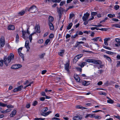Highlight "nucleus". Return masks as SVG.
<instances>
[{"label": "nucleus", "instance_id": "nucleus-1", "mask_svg": "<svg viewBox=\"0 0 120 120\" xmlns=\"http://www.w3.org/2000/svg\"><path fill=\"white\" fill-rule=\"evenodd\" d=\"M14 58V55L12 53L10 54L9 56L8 57L7 56L4 57V64L7 66L10 65L11 64V60H13Z\"/></svg>", "mask_w": 120, "mask_h": 120}, {"label": "nucleus", "instance_id": "nucleus-2", "mask_svg": "<svg viewBox=\"0 0 120 120\" xmlns=\"http://www.w3.org/2000/svg\"><path fill=\"white\" fill-rule=\"evenodd\" d=\"M57 12H58V15L59 16L60 19L61 17L62 12L63 11H64L63 8L61 7L60 8H58V7H57Z\"/></svg>", "mask_w": 120, "mask_h": 120}, {"label": "nucleus", "instance_id": "nucleus-3", "mask_svg": "<svg viewBox=\"0 0 120 120\" xmlns=\"http://www.w3.org/2000/svg\"><path fill=\"white\" fill-rule=\"evenodd\" d=\"M31 11L32 13H34L37 11L38 10L37 9V7L34 5H33L31 6L29 9L28 10V11Z\"/></svg>", "mask_w": 120, "mask_h": 120}, {"label": "nucleus", "instance_id": "nucleus-4", "mask_svg": "<svg viewBox=\"0 0 120 120\" xmlns=\"http://www.w3.org/2000/svg\"><path fill=\"white\" fill-rule=\"evenodd\" d=\"M22 66V65L21 64H15L12 66L11 68L13 69H16L21 67Z\"/></svg>", "mask_w": 120, "mask_h": 120}, {"label": "nucleus", "instance_id": "nucleus-5", "mask_svg": "<svg viewBox=\"0 0 120 120\" xmlns=\"http://www.w3.org/2000/svg\"><path fill=\"white\" fill-rule=\"evenodd\" d=\"M90 14L88 12L84 14V16L82 17V19L83 21H84L85 20H87Z\"/></svg>", "mask_w": 120, "mask_h": 120}, {"label": "nucleus", "instance_id": "nucleus-6", "mask_svg": "<svg viewBox=\"0 0 120 120\" xmlns=\"http://www.w3.org/2000/svg\"><path fill=\"white\" fill-rule=\"evenodd\" d=\"M82 85L84 86H86L90 84V82L89 81H86L83 80L81 81Z\"/></svg>", "mask_w": 120, "mask_h": 120}, {"label": "nucleus", "instance_id": "nucleus-7", "mask_svg": "<svg viewBox=\"0 0 120 120\" xmlns=\"http://www.w3.org/2000/svg\"><path fill=\"white\" fill-rule=\"evenodd\" d=\"M82 118V117L79 116H77L73 117V120H81Z\"/></svg>", "mask_w": 120, "mask_h": 120}, {"label": "nucleus", "instance_id": "nucleus-8", "mask_svg": "<svg viewBox=\"0 0 120 120\" xmlns=\"http://www.w3.org/2000/svg\"><path fill=\"white\" fill-rule=\"evenodd\" d=\"M93 63L95 64H102V62L101 61L95 60H93Z\"/></svg>", "mask_w": 120, "mask_h": 120}, {"label": "nucleus", "instance_id": "nucleus-9", "mask_svg": "<svg viewBox=\"0 0 120 120\" xmlns=\"http://www.w3.org/2000/svg\"><path fill=\"white\" fill-rule=\"evenodd\" d=\"M49 25L50 27V29L51 30H54V27L53 25L51 22H49Z\"/></svg>", "mask_w": 120, "mask_h": 120}, {"label": "nucleus", "instance_id": "nucleus-10", "mask_svg": "<svg viewBox=\"0 0 120 120\" xmlns=\"http://www.w3.org/2000/svg\"><path fill=\"white\" fill-rule=\"evenodd\" d=\"M5 44V41L3 39L2 40L0 38V45L2 47H3Z\"/></svg>", "mask_w": 120, "mask_h": 120}, {"label": "nucleus", "instance_id": "nucleus-11", "mask_svg": "<svg viewBox=\"0 0 120 120\" xmlns=\"http://www.w3.org/2000/svg\"><path fill=\"white\" fill-rule=\"evenodd\" d=\"M110 40V38H106L104 39V43L106 45H108V44L107 42L108 41H109Z\"/></svg>", "mask_w": 120, "mask_h": 120}, {"label": "nucleus", "instance_id": "nucleus-12", "mask_svg": "<svg viewBox=\"0 0 120 120\" xmlns=\"http://www.w3.org/2000/svg\"><path fill=\"white\" fill-rule=\"evenodd\" d=\"M93 48L95 49H98L99 47L97 43H93Z\"/></svg>", "mask_w": 120, "mask_h": 120}, {"label": "nucleus", "instance_id": "nucleus-13", "mask_svg": "<svg viewBox=\"0 0 120 120\" xmlns=\"http://www.w3.org/2000/svg\"><path fill=\"white\" fill-rule=\"evenodd\" d=\"M74 78L76 81L78 82H81L79 77L77 75H76L74 77Z\"/></svg>", "mask_w": 120, "mask_h": 120}, {"label": "nucleus", "instance_id": "nucleus-14", "mask_svg": "<svg viewBox=\"0 0 120 120\" xmlns=\"http://www.w3.org/2000/svg\"><path fill=\"white\" fill-rule=\"evenodd\" d=\"M16 112V110H14L10 114V116L11 117H12L14 116Z\"/></svg>", "mask_w": 120, "mask_h": 120}, {"label": "nucleus", "instance_id": "nucleus-15", "mask_svg": "<svg viewBox=\"0 0 120 120\" xmlns=\"http://www.w3.org/2000/svg\"><path fill=\"white\" fill-rule=\"evenodd\" d=\"M15 29V27L13 25H10L8 26V29L9 30H13Z\"/></svg>", "mask_w": 120, "mask_h": 120}, {"label": "nucleus", "instance_id": "nucleus-16", "mask_svg": "<svg viewBox=\"0 0 120 120\" xmlns=\"http://www.w3.org/2000/svg\"><path fill=\"white\" fill-rule=\"evenodd\" d=\"M94 114H87L85 116V118H87L88 117L90 118L94 117Z\"/></svg>", "mask_w": 120, "mask_h": 120}, {"label": "nucleus", "instance_id": "nucleus-17", "mask_svg": "<svg viewBox=\"0 0 120 120\" xmlns=\"http://www.w3.org/2000/svg\"><path fill=\"white\" fill-rule=\"evenodd\" d=\"M51 112H52L51 111H49V112H45V113L42 112V113L41 114V115L42 116H46L48 115L49 114L51 113Z\"/></svg>", "mask_w": 120, "mask_h": 120}, {"label": "nucleus", "instance_id": "nucleus-18", "mask_svg": "<svg viewBox=\"0 0 120 120\" xmlns=\"http://www.w3.org/2000/svg\"><path fill=\"white\" fill-rule=\"evenodd\" d=\"M69 66V64L68 63H67L65 65V69L67 71H68L69 70L68 68Z\"/></svg>", "mask_w": 120, "mask_h": 120}, {"label": "nucleus", "instance_id": "nucleus-19", "mask_svg": "<svg viewBox=\"0 0 120 120\" xmlns=\"http://www.w3.org/2000/svg\"><path fill=\"white\" fill-rule=\"evenodd\" d=\"M64 50H60V52L58 53L61 56H62L64 53Z\"/></svg>", "mask_w": 120, "mask_h": 120}, {"label": "nucleus", "instance_id": "nucleus-20", "mask_svg": "<svg viewBox=\"0 0 120 120\" xmlns=\"http://www.w3.org/2000/svg\"><path fill=\"white\" fill-rule=\"evenodd\" d=\"M22 37L24 39H26L25 35L26 34V32L24 30H22Z\"/></svg>", "mask_w": 120, "mask_h": 120}, {"label": "nucleus", "instance_id": "nucleus-21", "mask_svg": "<svg viewBox=\"0 0 120 120\" xmlns=\"http://www.w3.org/2000/svg\"><path fill=\"white\" fill-rule=\"evenodd\" d=\"M72 25V23H69L67 26V29L68 30L70 29L71 28Z\"/></svg>", "mask_w": 120, "mask_h": 120}, {"label": "nucleus", "instance_id": "nucleus-22", "mask_svg": "<svg viewBox=\"0 0 120 120\" xmlns=\"http://www.w3.org/2000/svg\"><path fill=\"white\" fill-rule=\"evenodd\" d=\"M54 20L52 16H49V22H52Z\"/></svg>", "mask_w": 120, "mask_h": 120}, {"label": "nucleus", "instance_id": "nucleus-23", "mask_svg": "<svg viewBox=\"0 0 120 120\" xmlns=\"http://www.w3.org/2000/svg\"><path fill=\"white\" fill-rule=\"evenodd\" d=\"M115 40L117 42V44H119V46H120V39L116 38L115 39Z\"/></svg>", "mask_w": 120, "mask_h": 120}, {"label": "nucleus", "instance_id": "nucleus-24", "mask_svg": "<svg viewBox=\"0 0 120 120\" xmlns=\"http://www.w3.org/2000/svg\"><path fill=\"white\" fill-rule=\"evenodd\" d=\"M94 59H87L85 60V61L88 63H93Z\"/></svg>", "mask_w": 120, "mask_h": 120}, {"label": "nucleus", "instance_id": "nucleus-25", "mask_svg": "<svg viewBox=\"0 0 120 120\" xmlns=\"http://www.w3.org/2000/svg\"><path fill=\"white\" fill-rule=\"evenodd\" d=\"M104 56L105 58H106L109 61H110L111 60V59L108 56L104 55Z\"/></svg>", "mask_w": 120, "mask_h": 120}, {"label": "nucleus", "instance_id": "nucleus-26", "mask_svg": "<svg viewBox=\"0 0 120 120\" xmlns=\"http://www.w3.org/2000/svg\"><path fill=\"white\" fill-rule=\"evenodd\" d=\"M100 38L99 37H95L92 39H91L92 40H94L95 41H97Z\"/></svg>", "mask_w": 120, "mask_h": 120}, {"label": "nucleus", "instance_id": "nucleus-27", "mask_svg": "<svg viewBox=\"0 0 120 120\" xmlns=\"http://www.w3.org/2000/svg\"><path fill=\"white\" fill-rule=\"evenodd\" d=\"M35 33H33L31 34H30L29 36V40H30V42H31V41H32V35L33 34H34Z\"/></svg>", "mask_w": 120, "mask_h": 120}, {"label": "nucleus", "instance_id": "nucleus-28", "mask_svg": "<svg viewBox=\"0 0 120 120\" xmlns=\"http://www.w3.org/2000/svg\"><path fill=\"white\" fill-rule=\"evenodd\" d=\"M18 53L20 56L22 58V59L23 60H24V58L23 56V54L21 52H18Z\"/></svg>", "mask_w": 120, "mask_h": 120}, {"label": "nucleus", "instance_id": "nucleus-29", "mask_svg": "<svg viewBox=\"0 0 120 120\" xmlns=\"http://www.w3.org/2000/svg\"><path fill=\"white\" fill-rule=\"evenodd\" d=\"M25 11H22L18 13L19 14H20V15H22L25 13Z\"/></svg>", "mask_w": 120, "mask_h": 120}, {"label": "nucleus", "instance_id": "nucleus-30", "mask_svg": "<svg viewBox=\"0 0 120 120\" xmlns=\"http://www.w3.org/2000/svg\"><path fill=\"white\" fill-rule=\"evenodd\" d=\"M78 59H79L78 58V57L76 56L74 59L73 62L74 63H75Z\"/></svg>", "mask_w": 120, "mask_h": 120}, {"label": "nucleus", "instance_id": "nucleus-31", "mask_svg": "<svg viewBox=\"0 0 120 120\" xmlns=\"http://www.w3.org/2000/svg\"><path fill=\"white\" fill-rule=\"evenodd\" d=\"M107 102L109 103L113 104L114 103V101L110 99L108 100Z\"/></svg>", "mask_w": 120, "mask_h": 120}, {"label": "nucleus", "instance_id": "nucleus-32", "mask_svg": "<svg viewBox=\"0 0 120 120\" xmlns=\"http://www.w3.org/2000/svg\"><path fill=\"white\" fill-rule=\"evenodd\" d=\"M86 64V62H83L80 65H79V66H80L81 68H82Z\"/></svg>", "mask_w": 120, "mask_h": 120}, {"label": "nucleus", "instance_id": "nucleus-33", "mask_svg": "<svg viewBox=\"0 0 120 120\" xmlns=\"http://www.w3.org/2000/svg\"><path fill=\"white\" fill-rule=\"evenodd\" d=\"M23 88V86H22L21 85L17 88L18 91H20L21 90V89Z\"/></svg>", "mask_w": 120, "mask_h": 120}, {"label": "nucleus", "instance_id": "nucleus-34", "mask_svg": "<svg viewBox=\"0 0 120 120\" xmlns=\"http://www.w3.org/2000/svg\"><path fill=\"white\" fill-rule=\"evenodd\" d=\"M105 53H106L110 55H113L114 54V52L110 51H106Z\"/></svg>", "mask_w": 120, "mask_h": 120}, {"label": "nucleus", "instance_id": "nucleus-35", "mask_svg": "<svg viewBox=\"0 0 120 120\" xmlns=\"http://www.w3.org/2000/svg\"><path fill=\"white\" fill-rule=\"evenodd\" d=\"M112 26L120 28V25L118 24H114L112 25Z\"/></svg>", "mask_w": 120, "mask_h": 120}, {"label": "nucleus", "instance_id": "nucleus-36", "mask_svg": "<svg viewBox=\"0 0 120 120\" xmlns=\"http://www.w3.org/2000/svg\"><path fill=\"white\" fill-rule=\"evenodd\" d=\"M115 15L114 14L112 15L110 14L108 15V16L110 18H112L115 17Z\"/></svg>", "mask_w": 120, "mask_h": 120}, {"label": "nucleus", "instance_id": "nucleus-37", "mask_svg": "<svg viewBox=\"0 0 120 120\" xmlns=\"http://www.w3.org/2000/svg\"><path fill=\"white\" fill-rule=\"evenodd\" d=\"M6 104H4L2 102H0V106L4 107H6Z\"/></svg>", "mask_w": 120, "mask_h": 120}, {"label": "nucleus", "instance_id": "nucleus-38", "mask_svg": "<svg viewBox=\"0 0 120 120\" xmlns=\"http://www.w3.org/2000/svg\"><path fill=\"white\" fill-rule=\"evenodd\" d=\"M65 2L66 1H61L60 4V6H62L65 4Z\"/></svg>", "mask_w": 120, "mask_h": 120}, {"label": "nucleus", "instance_id": "nucleus-39", "mask_svg": "<svg viewBox=\"0 0 120 120\" xmlns=\"http://www.w3.org/2000/svg\"><path fill=\"white\" fill-rule=\"evenodd\" d=\"M119 6L118 5H116L114 6V8L115 10H117L119 9Z\"/></svg>", "mask_w": 120, "mask_h": 120}, {"label": "nucleus", "instance_id": "nucleus-40", "mask_svg": "<svg viewBox=\"0 0 120 120\" xmlns=\"http://www.w3.org/2000/svg\"><path fill=\"white\" fill-rule=\"evenodd\" d=\"M94 117L96 119H100L101 118V116H94Z\"/></svg>", "mask_w": 120, "mask_h": 120}, {"label": "nucleus", "instance_id": "nucleus-41", "mask_svg": "<svg viewBox=\"0 0 120 120\" xmlns=\"http://www.w3.org/2000/svg\"><path fill=\"white\" fill-rule=\"evenodd\" d=\"M4 60H2L0 61V66H2L3 65Z\"/></svg>", "mask_w": 120, "mask_h": 120}, {"label": "nucleus", "instance_id": "nucleus-42", "mask_svg": "<svg viewBox=\"0 0 120 120\" xmlns=\"http://www.w3.org/2000/svg\"><path fill=\"white\" fill-rule=\"evenodd\" d=\"M82 56L83 55L82 54H80L77 55L76 56L78 57V58L79 59L82 57Z\"/></svg>", "mask_w": 120, "mask_h": 120}, {"label": "nucleus", "instance_id": "nucleus-43", "mask_svg": "<svg viewBox=\"0 0 120 120\" xmlns=\"http://www.w3.org/2000/svg\"><path fill=\"white\" fill-rule=\"evenodd\" d=\"M97 14V13L96 12H93L91 13V15L93 16L96 15Z\"/></svg>", "mask_w": 120, "mask_h": 120}, {"label": "nucleus", "instance_id": "nucleus-44", "mask_svg": "<svg viewBox=\"0 0 120 120\" xmlns=\"http://www.w3.org/2000/svg\"><path fill=\"white\" fill-rule=\"evenodd\" d=\"M43 42V39L39 40L38 41V42L40 44H41Z\"/></svg>", "mask_w": 120, "mask_h": 120}, {"label": "nucleus", "instance_id": "nucleus-45", "mask_svg": "<svg viewBox=\"0 0 120 120\" xmlns=\"http://www.w3.org/2000/svg\"><path fill=\"white\" fill-rule=\"evenodd\" d=\"M45 53L42 54H41L39 56V57L40 58H43L44 56L45 55Z\"/></svg>", "mask_w": 120, "mask_h": 120}, {"label": "nucleus", "instance_id": "nucleus-46", "mask_svg": "<svg viewBox=\"0 0 120 120\" xmlns=\"http://www.w3.org/2000/svg\"><path fill=\"white\" fill-rule=\"evenodd\" d=\"M38 103V102L37 101H35L34 102H33L32 105L33 106H35Z\"/></svg>", "mask_w": 120, "mask_h": 120}, {"label": "nucleus", "instance_id": "nucleus-47", "mask_svg": "<svg viewBox=\"0 0 120 120\" xmlns=\"http://www.w3.org/2000/svg\"><path fill=\"white\" fill-rule=\"evenodd\" d=\"M50 41V40L49 39H47L45 41V44H45L44 45H46Z\"/></svg>", "mask_w": 120, "mask_h": 120}, {"label": "nucleus", "instance_id": "nucleus-48", "mask_svg": "<svg viewBox=\"0 0 120 120\" xmlns=\"http://www.w3.org/2000/svg\"><path fill=\"white\" fill-rule=\"evenodd\" d=\"M85 20L84 21H84V24L85 25H86V24H88V22L89 21H88V20Z\"/></svg>", "mask_w": 120, "mask_h": 120}, {"label": "nucleus", "instance_id": "nucleus-49", "mask_svg": "<svg viewBox=\"0 0 120 120\" xmlns=\"http://www.w3.org/2000/svg\"><path fill=\"white\" fill-rule=\"evenodd\" d=\"M77 33H78V34L79 35H82L83 34V33L81 31H77Z\"/></svg>", "mask_w": 120, "mask_h": 120}, {"label": "nucleus", "instance_id": "nucleus-50", "mask_svg": "<svg viewBox=\"0 0 120 120\" xmlns=\"http://www.w3.org/2000/svg\"><path fill=\"white\" fill-rule=\"evenodd\" d=\"M75 16V15L74 14H72L70 15L69 19H71L72 18Z\"/></svg>", "mask_w": 120, "mask_h": 120}, {"label": "nucleus", "instance_id": "nucleus-51", "mask_svg": "<svg viewBox=\"0 0 120 120\" xmlns=\"http://www.w3.org/2000/svg\"><path fill=\"white\" fill-rule=\"evenodd\" d=\"M76 69L78 71H80L81 72L82 71V69L81 68H76Z\"/></svg>", "mask_w": 120, "mask_h": 120}, {"label": "nucleus", "instance_id": "nucleus-52", "mask_svg": "<svg viewBox=\"0 0 120 120\" xmlns=\"http://www.w3.org/2000/svg\"><path fill=\"white\" fill-rule=\"evenodd\" d=\"M48 110V109L47 107H45L43 109V110L44 112L47 111Z\"/></svg>", "mask_w": 120, "mask_h": 120}, {"label": "nucleus", "instance_id": "nucleus-53", "mask_svg": "<svg viewBox=\"0 0 120 120\" xmlns=\"http://www.w3.org/2000/svg\"><path fill=\"white\" fill-rule=\"evenodd\" d=\"M103 47L106 49H109V50H111V48H110V47H107L106 46H103Z\"/></svg>", "mask_w": 120, "mask_h": 120}, {"label": "nucleus", "instance_id": "nucleus-54", "mask_svg": "<svg viewBox=\"0 0 120 120\" xmlns=\"http://www.w3.org/2000/svg\"><path fill=\"white\" fill-rule=\"evenodd\" d=\"M37 32L38 33H40V32L39 27V26H38H38L37 27Z\"/></svg>", "mask_w": 120, "mask_h": 120}, {"label": "nucleus", "instance_id": "nucleus-55", "mask_svg": "<svg viewBox=\"0 0 120 120\" xmlns=\"http://www.w3.org/2000/svg\"><path fill=\"white\" fill-rule=\"evenodd\" d=\"M49 38H52L54 37V35L53 34H51L49 36Z\"/></svg>", "mask_w": 120, "mask_h": 120}, {"label": "nucleus", "instance_id": "nucleus-56", "mask_svg": "<svg viewBox=\"0 0 120 120\" xmlns=\"http://www.w3.org/2000/svg\"><path fill=\"white\" fill-rule=\"evenodd\" d=\"M103 71L102 70H98V73L99 74H101L103 72Z\"/></svg>", "mask_w": 120, "mask_h": 120}, {"label": "nucleus", "instance_id": "nucleus-57", "mask_svg": "<svg viewBox=\"0 0 120 120\" xmlns=\"http://www.w3.org/2000/svg\"><path fill=\"white\" fill-rule=\"evenodd\" d=\"M19 37L18 35L17 34L16 36V41H19Z\"/></svg>", "mask_w": 120, "mask_h": 120}, {"label": "nucleus", "instance_id": "nucleus-58", "mask_svg": "<svg viewBox=\"0 0 120 120\" xmlns=\"http://www.w3.org/2000/svg\"><path fill=\"white\" fill-rule=\"evenodd\" d=\"M29 45H27V44L26 45L25 44V47L27 49H30V48Z\"/></svg>", "mask_w": 120, "mask_h": 120}, {"label": "nucleus", "instance_id": "nucleus-59", "mask_svg": "<svg viewBox=\"0 0 120 120\" xmlns=\"http://www.w3.org/2000/svg\"><path fill=\"white\" fill-rule=\"evenodd\" d=\"M47 71L46 70H44L42 71L41 72V74L42 75H43L45 74L46 72Z\"/></svg>", "mask_w": 120, "mask_h": 120}, {"label": "nucleus", "instance_id": "nucleus-60", "mask_svg": "<svg viewBox=\"0 0 120 120\" xmlns=\"http://www.w3.org/2000/svg\"><path fill=\"white\" fill-rule=\"evenodd\" d=\"M45 99L44 97H41L40 98V100L41 101H44Z\"/></svg>", "mask_w": 120, "mask_h": 120}, {"label": "nucleus", "instance_id": "nucleus-61", "mask_svg": "<svg viewBox=\"0 0 120 120\" xmlns=\"http://www.w3.org/2000/svg\"><path fill=\"white\" fill-rule=\"evenodd\" d=\"M7 106V107L8 108H13V106L12 105H7V106Z\"/></svg>", "mask_w": 120, "mask_h": 120}, {"label": "nucleus", "instance_id": "nucleus-62", "mask_svg": "<svg viewBox=\"0 0 120 120\" xmlns=\"http://www.w3.org/2000/svg\"><path fill=\"white\" fill-rule=\"evenodd\" d=\"M112 20L113 21L118 22L119 21V20L118 19L116 18H113L112 19Z\"/></svg>", "mask_w": 120, "mask_h": 120}, {"label": "nucleus", "instance_id": "nucleus-63", "mask_svg": "<svg viewBox=\"0 0 120 120\" xmlns=\"http://www.w3.org/2000/svg\"><path fill=\"white\" fill-rule=\"evenodd\" d=\"M81 107L80 105H78L76 106V108L77 109H81Z\"/></svg>", "mask_w": 120, "mask_h": 120}, {"label": "nucleus", "instance_id": "nucleus-64", "mask_svg": "<svg viewBox=\"0 0 120 120\" xmlns=\"http://www.w3.org/2000/svg\"><path fill=\"white\" fill-rule=\"evenodd\" d=\"M71 37V35L69 34H67L66 36V39H67L68 38H69L70 37Z\"/></svg>", "mask_w": 120, "mask_h": 120}]
</instances>
